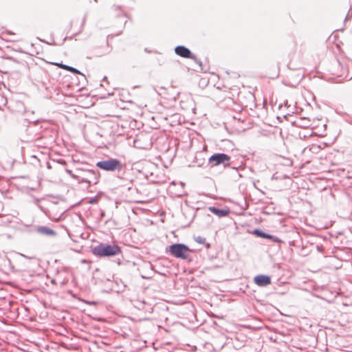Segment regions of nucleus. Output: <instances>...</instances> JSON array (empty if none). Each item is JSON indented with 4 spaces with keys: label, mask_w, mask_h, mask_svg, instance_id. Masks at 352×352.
I'll return each instance as SVG.
<instances>
[{
    "label": "nucleus",
    "mask_w": 352,
    "mask_h": 352,
    "mask_svg": "<svg viewBox=\"0 0 352 352\" xmlns=\"http://www.w3.org/2000/svg\"><path fill=\"white\" fill-rule=\"evenodd\" d=\"M35 230L38 234L44 236H56L57 235L55 230L45 226H36Z\"/></svg>",
    "instance_id": "nucleus-10"
},
{
    "label": "nucleus",
    "mask_w": 352,
    "mask_h": 352,
    "mask_svg": "<svg viewBox=\"0 0 352 352\" xmlns=\"http://www.w3.org/2000/svg\"><path fill=\"white\" fill-rule=\"evenodd\" d=\"M336 63L339 67H340V76H344L346 73V67L340 60L336 59Z\"/></svg>",
    "instance_id": "nucleus-15"
},
{
    "label": "nucleus",
    "mask_w": 352,
    "mask_h": 352,
    "mask_svg": "<svg viewBox=\"0 0 352 352\" xmlns=\"http://www.w3.org/2000/svg\"><path fill=\"white\" fill-rule=\"evenodd\" d=\"M21 256H23V257H25V258H28V259H30V260L34 258V256H25V255H24V254H21Z\"/></svg>",
    "instance_id": "nucleus-23"
},
{
    "label": "nucleus",
    "mask_w": 352,
    "mask_h": 352,
    "mask_svg": "<svg viewBox=\"0 0 352 352\" xmlns=\"http://www.w3.org/2000/svg\"><path fill=\"white\" fill-rule=\"evenodd\" d=\"M204 152L199 151L196 153L193 162L195 164L194 166L197 167H203L206 163V158L203 156Z\"/></svg>",
    "instance_id": "nucleus-13"
},
{
    "label": "nucleus",
    "mask_w": 352,
    "mask_h": 352,
    "mask_svg": "<svg viewBox=\"0 0 352 352\" xmlns=\"http://www.w3.org/2000/svg\"><path fill=\"white\" fill-rule=\"evenodd\" d=\"M36 206H37V207H38V208L41 211H43V212L44 211L43 208L40 204L37 205Z\"/></svg>",
    "instance_id": "nucleus-25"
},
{
    "label": "nucleus",
    "mask_w": 352,
    "mask_h": 352,
    "mask_svg": "<svg viewBox=\"0 0 352 352\" xmlns=\"http://www.w3.org/2000/svg\"><path fill=\"white\" fill-rule=\"evenodd\" d=\"M175 52L177 55L186 58H190L193 60L196 63L199 64L200 66L201 65V62L200 60H198L195 54H193L191 51L184 45H177L175 47Z\"/></svg>",
    "instance_id": "nucleus-6"
},
{
    "label": "nucleus",
    "mask_w": 352,
    "mask_h": 352,
    "mask_svg": "<svg viewBox=\"0 0 352 352\" xmlns=\"http://www.w3.org/2000/svg\"><path fill=\"white\" fill-rule=\"evenodd\" d=\"M194 240L199 243V244H204V243H206V238L205 237H203L201 236H194L193 237Z\"/></svg>",
    "instance_id": "nucleus-16"
},
{
    "label": "nucleus",
    "mask_w": 352,
    "mask_h": 352,
    "mask_svg": "<svg viewBox=\"0 0 352 352\" xmlns=\"http://www.w3.org/2000/svg\"><path fill=\"white\" fill-rule=\"evenodd\" d=\"M230 156L223 153H216L212 154L208 160V164L213 168L220 164L224 167L230 166Z\"/></svg>",
    "instance_id": "nucleus-5"
},
{
    "label": "nucleus",
    "mask_w": 352,
    "mask_h": 352,
    "mask_svg": "<svg viewBox=\"0 0 352 352\" xmlns=\"http://www.w3.org/2000/svg\"><path fill=\"white\" fill-rule=\"evenodd\" d=\"M110 52V50L109 49V43L107 41L106 45L100 47H94L92 50V56L95 57H101L104 55H106Z\"/></svg>",
    "instance_id": "nucleus-11"
},
{
    "label": "nucleus",
    "mask_w": 352,
    "mask_h": 352,
    "mask_svg": "<svg viewBox=\"0 0 352 352\" xmlns=\"http://www.w3.org/2000/svg\"><path fill=\"white\" fill-rule=\"evenodd\" d=\"M100 216L102 217L104 216V211H102L101 213H100Z\"/></svg>",
    "instance_id": "nucleus-29"
},
{
    "label": "nucleus",
    "mask_w": 352,
    "mask_h": 352,
    "mask_svg": "<svg viewBox=\"0 0 352 352\" xmlns=\"http://www.w3.org/2000/svg\"><path fill=\"white\" fill-rule=\"evenodd\" d=\"M56 65H58L60 68L64 69L67 71H69V72L73 73V74H82V72H80L78 69H76L74 67H72V66H69L67 65H65L62 63H56Z\"/></svg>",
    "instance_id": "nucleus-14"
},
{
    "label": "nucleus",
    "mask_w": 352,
    "mask_h": 352,
    "mask_svg": "<svg viewBox=\"0 0 352 352\" xmlns=\"http://www.w3.org/2000/svg\"><path fill=\"white\" fill-rule=\"evenodd\" d=\"M254 283L259 287H266L271 284V277L266 274H258L254 277Z\"/></svg>",
    "instance_id": "nucleus-9"
},
{
    "label": "nucleus",
    "mask_w": 352,
    "mask_h": 352,
    "mask_svg": "<svg viewBox=\"0 0 352 352\" xmlns=\"http://www.w3.org/2000/svg\"><path fill=\"white\" fill-rule=\"evenodd\" d=\"M133 145L138 149H150L153 145L151 135L146 132L139 133L134 138Z\"/></svg>",
    "instance_id": "nucleus-4"
},
{
    "label": "nucleus",
    "mask_w": 352,
    "mask_h": 352,
    "mask_svg": "<svg viewBox=\"0 0 352 352\" xmlns=\"http://www.w3.org/2000/svg\"><path fill=\"white\" fill-rule=\"evenodd\" d=\"M40 201H41V199L36 198V197H34V204L36 206L39 204Z\"/></svg>",
    "instance_id": "nucleus-19"
},
{
    "label": "nucleus",
    "mask_w": 352,
    "mask_h": 352,
    "mask_svg": "<svg viewBox=\"0 0 352 352\" xmlns=\"http://www.w3.org/2000/svg\"><path fill=\"white\" fill-rule=\"evenodd\" d=\"M83 302H85L86 304H88V305H97V302L96 301H88V300H83Z\"/></svg>",
    "instance_id": "nucleus-18"
},
{
    "label": "nucleus",
    "mask_w": 352,
    "mask_h": 352,
    "mask_svg": "<svg viewBox=\"0 0 352 352\" xmlns=\"http://www.w3.org/2000/svg\"><path fill=\"white\" fill-rule=\"evenodd\" d=\"M85 21H86V16H85L83 18L82 24H84L85 23Z\"/></svg>",
    "instance_id": "nucleus-28"
},
{
    "label": "nucleus",
    "mask_w": 352,
    "mask_h": 352,
    "mask_svg": "<svg viewBox=\"0 0 352 352\" xmlns=\"http://www.w3.org/2000/svg\"><path fill=\"white\" fill-rule=\"evenodd\" d=\"M85 176L79 179V184L87 183L89 185L96 184L98 182L99 174L93 170H87L85 171Z\"/></svg>",
    "instance_id": "nucleus-7"
},
{
    "label": "nucleus",
    "mask_w": 352,
    "mask_h": 352,
    "mask_svg": "<svg viewBox=\"0 0 352 352\" xmlns=\"http://www.w3.org/2000/svg\"><path fill=\"white\" fill-rule=\"evenodd\" d=\"M120 6H115V9H116V10H118V9H120Z\"/></svg>",
    "instance_id": "nucleus-31"
},
{
    "label": "nucleus",
    "mask_w": 352,
    "mask_h": 352,
    "mask_svg": "<svg viewBox=\"0 0 352 352\" xmlns=\"http://www.w3.org/2000/svg\"><path fill=\"white\" fill-rule=\"evenodd\" d=\"M165 252L176 258L187 260L192 250L184 243H177L166 247Z\"/></svg>",
    "instance_id": "nucleus-3"
},
{
    "label": "nucleus",
    "mask_w": 352,
    "mask_h": 352,
    "mask_svg": "<svg viewBox=\"0 0 352 352\" xmlns=\"http://www.w3.org/2000/svg\"><path fill=\"white\" fill-rule=\"evenodd\" d=\"M66 38H67V37H65V38H63V40L62 43H61L60 45H62V44L65 42V41L66 40Z\"/></svg>",
    "instance_id": "nucleus-30"
},
{
    "label": "nucleus",
    "mask_w": 352,
    "mask_h": 352,
    "mask_svg": "<svg viewBox=\"0 0 352 352\" xmlns=\"http://www.w3.org/2000/svg\"><path fill=\"white\" fill-rule=\"evenodd\" d=\"M65 171H66V173H67L69 176L72 175V174H73V172H72V170H71L66 169V170H65Z\"/></svg>",
    "instance_id": "nucleus-22"
},
{
    "label": "nucleus",
    "mask_w": 352,
    "mask_h": 352,
    "mask_svg": "<svg viewBox=\"0 0 352 352\" xmlns=\"http://www.w3.org/2000/svg\"><path fill=\"white\" fill-rule=\"evenodd\" d=\"M208 210L219 217H226L230 214L229 209L219 208L215 206H210Z\"/></svg>",
    "instance_id": "nucleus-12"
},
{
    "label": "nucleus",
    "mask_w": 352,
    "mask_h": 352,
    "mask_svg": "<svg viewBox=\"0 0 352 352\" xmlns=\"http://www.w3.org/2000/svg\"><path fill=\"white\" fill-rule=\"evenodd\" d=\"M96 166L104 171L116 172L117 177L125 182L126 184H131L134 181L133 178L129 175L130 173L127 170L125 164L118 159L109 157L96 162Z\"/></svg>",
    "instance_id": "nucleus-1"
},
{
    "label": "nucleus",
    "mask_w": 352,
    "mask_h": 352,
    "mask_svg": "<svg viewBox=\"0 0 352 352\" xmlns=\"http://www.w3.org/2000/svg\"><path fill=\"white\" fill-rule=\"evenodd\" d=\"M91 253L99 257H111L122 254L121 248L116 244L100 243L91 249Z\"/></svg>",
    "instance_id": "nucleus-2"
},
{
    "label": "nucleus",
    "mask_w": 352,
    "mask_h": 352,
    "mask_svg": "<svg viewBox=\"0 0 352 352\" xmlns=\"http://www.w3.org/2000/svg\"><path fill=\"white\" fill-rule=\"evenodd\" d=\"M288 67H289V69H295V68H294V67H292V63H291V62L288 64Z\"/></svg>",
    "instance_id": "nucleus-27"
},
{
    "label": "nucleus",
    "mask_w": 352,
    "mask_h": 352,
    "mask_svg": "<svg viewBox=\"0 0 352 352\" xmlns=\"http://www.w3.org/2000/svg\"><path fill=\"white\" fill-rule=\"evenodd\" d=\"M96 198H93V199H91L89 201V203H90V204H94V203H96Z\"/></svg>",
    "instance_id": "nucleus-24"
},
{
    "label": "nucleus",
    "mask_w": 352,
    "mask_h": 352,
    "mask_svg": "<svg viewBox=\"0 0 352 352\" xmlns=\"http://www.w3.org/2000/svg\"><path fill=\"white\" fill-rule=\"evenodd\" d=\"M253 234H255L257 237L267 239L272 242L277 243H281L283 241L279 239L278 237L272 235L270 234H268L267 232H265L261 229H255L253 231Z\"/></svg>",
    "instance_id": "nucleus-8"
},
{
    "label": "nucleus",
    "mask_w": 352,
    "mask_h": 352,
    "mask_svg": "<svg viewBox=\"0 0 352 352\" xmlns=\"http://www.w3.org/2000/svg\"><path fill=\"white\" fill-rule=\"evenodd\" d=\"M70 177H72L73 179L77 180L78 183H79V179H80L82 178L81 177L76 175L74 173H73L72 175H71Z\"/></svg>",
    "instance_id": "nucleus-17"
},
{
    "label": "nucleus",
    "mask_w": 352,
    "mask_h": 352,
    "mask_svg": "<svg viewBox=\"0 0 352 352\" xmlns=\"http://www.w3.org/2000/svg\"><path fill=\"white\" fill-rule=\"evenodd\" d=\"M204 245H205L206 249H210L211 247L210 243H207L206 241V243H204Z\"/></svg>",
    "instance_id": "nucleus-21"
},
{
    "label": "nucleus",
    "mask_w": 352,
    "mask_h": 352,
    "mask_svg": "<svg viewBox=\"0 0 352 352\" xmlns=\"http://www.w3.org/2000/svg\"><path fill=\"white\" fill-rule=\"evenodd\" d=\"M46 43H47L48 45H56L57 44L53 41L52 43H48V42H45Z\"/></svg>",
    "instance_id": "nucleus-26"
},
{
    "label": "nucleus",
    "mask_w": 352,
    "mask_h": 352,
    "mask_svg": "<svg viewBox=\"0 0 352 352\" xmlns=\"http://www.w3.org/2000/svg\"><path fill=\"white\" fill-rule=\"evenodd\" d=\"M80 75L81 76V80L82 82H86L87 81V78H86L85 75L84 74H82H82H80Z\"/></svg>",
    "instance_id": "nucleus-20"
}]
</instances>
